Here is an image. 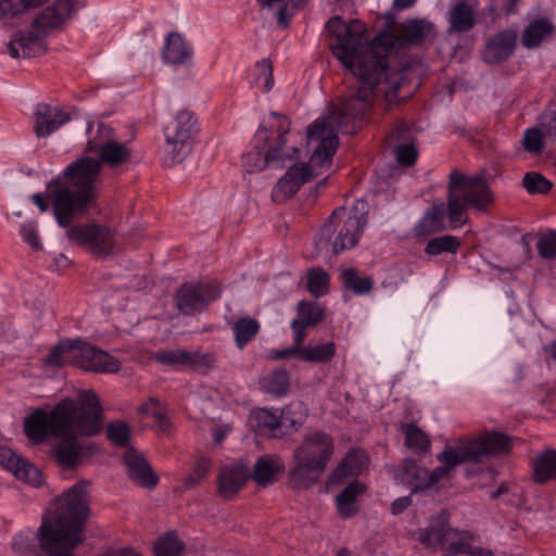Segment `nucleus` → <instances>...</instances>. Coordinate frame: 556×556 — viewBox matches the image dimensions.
<instances>
[{
  "mask_svg": "<svg viewBox=\"0 0 556 556\" xmlns=\"http://www.w3.org/2000/svg\"><path fill=\"white\" fill-rule=\"evenodd\" d=\"M327 29L332 37L330 47L337 59L351 71L355 77L352 92L327 117L316 119L307 129V144L316 142L312 154L314 164H326L338 149V136L354 134L363 118L370 111L377 86L389 79L386 67L375 55L370 60L362 54L365 25L359 21L343 22L339 16L330 18Z\"/></svg>",
  "mask_w": 556,
  "mask_h": 556,
  "instance_id": "1",
  "label": "nucleus"
},
{
  "mask_svg": "<svg viewBox=\"0 0 556 556\" xmlns=\"http://www.w3.org/2000/svg\"><path fill=\"white\" fill-rule=\"evenodd\" d=\"M100 400L94 391L78 393L77 400L64 399L52 410H34L24 420V433L35 444L49 437L94 435L102 429Z\"/></svg>",
  "mask_w": 556,
  "mask_h": 556,
  "instance_id": "2",
  "label": "nucleus"
},
{
  "mask_svg": "<svg viewBox=\"0 0 556 556\" xmlns=\"http://www.w3.org/2000/svg\"><path fill=\"white\" fill-rule=\"evenodd\" d=\"M100 162L80 156L47 185V192L56 223L68 226L96 207L99 198Z\"/></svg>",
  "mask_w": 556,
  "mask_h": 556,
  "instance_id": "3",
  "label": "nucleus"
},
{
  "mask_svg": "<svg viewBox=\"0 0 556 556\" xmlns=\"http://www.w3.org/2000/svg\"><path fill=\"white\" fill-rule=\"evenodd\" d=\"M88 515L87 483L80 482L56 500L53 514L42 517L35 534L41 551L49 556H75L72 551L84 541Z\"/></svg>",
  "mask_w": 556,
  "mask_h": 556,
  "instance_id": "4",
  "label": "nucleus"
},
{
  "mask_svg": "<svg viewBox=\"0 0 556 556\" xmlns=\"http://www.w3.org/2000/svg\"><path fill=\"white\" fill-rule=\"evenodd\" d=\"M334 454L333 438L320 430L303 437L294 448L289 469V483L294 490H307L318 482Z\"/></svg>",
  "mask_w": 556,
  "mask_h": 556,
  "instance_id": "5",
  "label": "nucleus"
},
{
  "mask_svg": "<svg viewBox=\"0 0 556 556\" xmlns=\"http://www.w3.org/2000/svg\"><path fill=\"white\" fill-rule=\"evenodd\" d=\"M369 205L365 200L355 201L348 211L336 208L323 225L315 239L320 253L339 254L356 247L368 224Z\"/></svg>",
  "mask_w": 556,
  "mask_h": 556,
  "instance_id": "6",
  "label": "nucleus"
},
{
  "mask_svg": "<svg viewBox=\"0 0 556 556\" xmlns=\"http://www.w3.org/2000/svg\"><path fill=\"white\" fill-rule=\"evenodd\" d=\"M493 192L483 175H466L453 169L448 175L446 213L452 228L468 222L466 211L485 212L493 203Z\"/></svg>",
  "mask_w": 556,
  "mask_h": 556,
  "instance_id": "7",
  "label": "nucleus"
},
{
  "mask_svg": "<svg viewBox=\"0 0 556 556\" xmlns=\"http://www.w3.org/2000/svg\"><path fill=\"white\" fill-rule=\"evenodd\" d=\"M75 0H56L35 18L29 30L17 31L8 43L12 58H33L45 53V35L59 27L75 10Z\"/></svg>",
  "mask_w": 556,
  "mask_h": 556,
  "instance_id": "8",
  "label": "nucleus"
},
{
  "mask_svg": "<svg viewBox=\"0 0 556 556\" xmlns=\"http://www.w3.org/2000/svg\"><path fill=\"white\" fill-rule=\"evenodd\" d=\"M431 28L432 25L430 23H426L421 20H412L407 23L395 26L392 33H384L376 36L370 43H368L365 29V42L362 46V54L368 60H370L371 55H375L380 63L388 67L387 56L391 50L420 45L426 39V36L430 33Z\"/></svg>",
  "mask_w": 556,
  "mask_h": 556,
  "instance_id": "9",
  "label": "nucleus"
},
{
  "mask_svg": "<svg viewBox=\"0 0 556 556\" xmlns=\"http://www.w3.org/2000/svg\"><path fill=\"white\" fill-rule=\"evenodd\" d=\"M198 119L191 111L182 110L164 129L165 151L174 163L182 162L192 150L198 134Z\"/></svg>",
  "mask_w": 556,
  "mask_h": 556,
  "instance_id": "10",
  "label": "nucleus"
},
{
  "mask_svg": "<svg viewBox=\"0 0 556 556\" xmlns=\"http://www.w3.org/2000/svg\"><path fill=\"white\" fill-rule=\"evenodd\" d=\"M271 115L277 118L276 136L274 137L267 127L261 125L255 132L254 141L261 142L262 148L266 150V161L270 166L282 167L287 161L298 157L299 150L294 146H287L290 122L278 113H271Z\"/></svg>",
  "mask_w": 556,
  "mask_h": 556,
  "instance_id": "11",
  "label": "nucleus"
},
{
  "mask_svg": "<svg viewBox=\"0 0 556 556\" xmlns=\"http://www.w3.org/2000/svg\"><path fill=\"white\" fill-rule=\"evenodd\" d=\"M67 239L97 257H108L116 245L115 231L103 224L89 223L65 226Z\"/></svg>",
  "mask_w": 556,
  "mask_h": 556,
  "instance_id": "12",
  "label": "nucleus"
},
{
  "mask_svg": "<svg viewBox=\"0 0 556 556\" xmlns=\"http://www.w3.org/2000/svg\"><path fill=\"white\" fill-rule=\"evenodd\" d=\"M87 151L98 153L99 159L96 160L100 162V168L106 165L111 169H117L131 160L130 149L116 140L112 128L104 124H99L97 135L88 140Z\"/></svg>",
  "mask_w": 556,
  "mask_h": 556,
  "instance_id": "13",
  "label": "nucleus"
},
{
  "mask_svg": "<svg viewBox=\"0 0 556 556\" xmlns=\"http://www.w3.org/2000/svg\"><path fill=\"white\" fill-rule=\"evenodd\" d=\"M460 448L469 463L478 464L485 458L506 454L510 451L513 438L503 432L485 431L475 439L458 438Z\"/></svg>",
  "mask_w": 556,
  "mask_h": 556,
  "instance_id": "14",
  "label": "nucleus"
},
{
  "mask_svg": "<svg viewBox=\"0 0 556 556\" xmlns=\"http://www.w3.org/2000/svg\"><path fill=\"white\" fill-rule=\"evenodd\" d=\"M330 160H332V157ZM331 161L326 164H314L312 157L309 159V163H295L273 188V200L277 203H282L291 199L304 184L309 182L318 175L314 172L315 167H329Z\"/></svg>",
  "mask_w": 556,
  "mask_h": 556,
  "instance_id": "15",
  "label": "nucleus"
},
{
  "mask_svg": "<svg viewBox=\"0 0 556 556\" xmlns=\"http://www.w3.org/2000/svg\"><path fill=\"white\" fill-rule=\"evenodd\" d=\"M73 366L96 374H115L121 369V363L117 358L80 340H76Z\"/></svg>",
  "mask_w": 556,
  "mask_h": 556,
  "instance_id": "16",
  "label": "nucleus"
},
{
  "mask_svg": "<svg viewBox=\"0 0 556 556\" xmlns=\"http://www.w3.org/2000/svg\"><path fill=\"white\" fill-rule=\"evenodd\" d=\"M217 283H186L176 294L177 307L186 315L202 312L211 302L219 296Z\"/></svg>",
  "mask_w": 556,
  "mask_h": 556,
  "instance_id": "17",
  "label": "nucleus"
},
{
  "mask_svg": "<svg viewBox=\"0 0 556 556\" xmlns=\"http://www.w3.org/2000/svg\"><path fill=\"white\" fill-rule=\"evenodd\" d=\"M70 119L62 108L39 103L34 112V131L38 138H47Z\"/></svg>",
  "mask_w": 556,
  "mask_h": 556,
  "instance_id": "18",
  "label": "nucleus"
},
{
  "mask_svg": "<svg viewBox=\"0 0 556 556\" xmlns=\"http://www.w3.org/2000/svg\"><path fill=\"white\" fill-rule=\"evenodd\" d=\"M457 530L450 527L448 514L441 510L431 517L429 526L419 531L418 540L427 547L444 546L454 540Z\"/></svg>",
  "mask_w": 556,
  "mask_h": 556,
  "instance_id": "19",
  "label": "nucleus"
},
{
  "mask_svg": "<svg viewBox=\"0 0 556 556\" xmlns=\"http://www.w3.org/2000/svg\"><path fill=\"white\" fill-rule=\"evenodd\" d=\"M124 462L129 478L141 488L152 489L157 484L159 478L142 454L132 448L125 452Z\"/></svg>",
  "mask_w": 556,
  "mask_h": 556,
  "instance_id": "20",
  "label": "nucleus"
},
{
  "mask_svg": "<svg viewBox=\"0 0 556 556\" xmlns=\"http://www.w3.org/2000/svg\"><path fill=\"white\" fill-rule=\"evenodd\" d=\"M437 458L442 465L435 467L431 472L428 471L427 489L439 482L457 465L469 463L457 440L454 441V444L446 445Z\"/></svg>",
  "mask_w": 556,
  "mask_h": 556,
  "instance_id": "21",
  "label": "nucleus"
},
{
  "mask_svg": "<svg viewBox=\"0 0 556 556\" xmlns=\"http://www.w3.org/2000/svg\"><path fill=\"white\" fill-rule=\"evenodd\" d=\"M516 34L503 30L489 39L483 50V60L489 64H496L507 60L514 52Z\"/></svg>",
  "mask_w": 556,
  "mask_h": 556,
  "instance_id": "22",
  "label": "nucleus"
},
{
  "mask_svg": "<svg viewBox=\"0 0 556 556\" xmlns=\"http://www.w3.org/2000/svg\"><path fill=\"white\" fill-rule=\"evenodd\" d=\"M325 319V309L318 303L301 301L298 303V317L291 321V328L298 340L306 339V329Z\"/></svg>",
  "mask_w": 556,
  "mask_h": 556,
  "instance_id": "23",
  "label": "nucleus"
},
{
  "mask_svg": "<svg viewBox=\"0 0 556 556\" xmlns=\"http://www.w3.org/2000/svg\"><path fill=\"white\" fill-rule=\"evenodd\" d=\"M248 467L241 464L224 466L218 476V492L224 498H231L248 480Z\"/></svg>",
  "mask_w": 556,
  "mask_h": 556,
  "instance_id": "24",
  "label": "nucleus"
},
{
  "mask_svg": "<svg viewBox=\"0 0 556 556\" xmlns=\"http://www.w3.org/2000/svg\"><path fill=\"white\" fill-rule=\"evenodd\" d=\"M285 470L283 460L277 455H265L254 465L253 479L257 484L266 486L274 483Z\"/></svg>",
  "mask_w": 556,
  "mask_h": 556,
  "instance_id": "25",
  "label": "nucleus"
},
{
  "mask_svg": "<svg viewBox=\"0 0 556 556\" xmlns=\"http://www.w3.org/2000/svg\"><path fill=\"white\" fill-rule=\"evenodd\" d=\"M80 437H58L62 441L53 446L52 455L63 468L72 469L78 465L81 456V445L76 440Z\"/></svg>",
  "mask_w": 556,
  "mask_h": 556,
  "instance_id": "26",
  "label": "nucleus"
},
{
  "mask_svg": "<svg viewBox=\"0 0 556 556\" xmlns=\"http://www.w3.org/2000/svg\"><path fill=\"white\" fill-rule=\"evenodd\" d=\"M163 60L168 64H184L192 56V49L178 33L167 35L163 48Z\"/></svg>",
  "mask_w": 556,
  "mask_h": 556,
  "instance_id": "27",
  "label": "nucleus"
},
{
  "mask_svg": "<svg viewBox=\"0 0 556 556\" xmlns=\"http://www.w3.org/2000/svg\"><path fill=\"white\" fill-rule=\"evenodd\" d=\"M448 23V35L469 31L476 24L473 9L465 1L456 2L450 10Z\"/></svg>",
  "mask_w": 556,
  "mask_h": 556,
  "instance_id": "28",
  "label": "nucleus"
},
{
  "mask_svg": "<svg viewBox=\"0 0 556 556\" xmlns=\"http://www.w3.org/2000/svg\"><path fill=\"white\" fill-rule=\"evenodd\" d=\"M446 208L444 204L432 206L414 228L416 237H427L445 229Z\"/></svg>",
  "mask_w": 556,
  "mask_h": 556,
  "instance_id": "29",
  "label": "nucleus"
},
{
  "mask_svg": "<svg viewBox=\"0 0 556 556\" xmlns=\"http://www.w3.org/2000/svg\"><path fill=\"white\" fill-rule=\"evenodd\" d=\"M365 492V485L358 481L348 484L336 497L337 508L342 518H351L356 514L355 501Z\"/></svg>",
  "mask_w": 556,
  "mask_h": 556,
  "instance_id": "30",
  "label": "nucleus"
},
{
  "mask_svg": "<svg viewBox=\"0 0 556 556\" xmlns=\"http://www.w3.org/2000/svg\"><path fill=\"white\" fill-rule=\"evenodd\" d=\"M556 477V450L541 453L533 464V480L543 484Z\"/></svg>",
  "mask_w": 556,
  "mask_h": 556,
  "instance_id": "31",
  "label": "nucleus"
},
{
  "mask_svg": "<svg viewBox=\"0 0 556 556\" xmlns=\"http://www.w3.org/2000/svg\"><path fill=\"white\" fill-rule=\"evenodd\" d=\"M340 278L343 287L357 295L367 294L374 287V280L370 277H364L355 268H342Z\"/></svg>",
  "mask_w": 556,
  "mask_h": 556,
  "instance_id": "32",
  "label": "nucleus"
},
{
  "mask_svg": "<svg viewBox=\"0 0 556 556\" xmlns=\"http://www.w3.org/2000/svg\"><path fill=\"white\" fill-rule=\"evenodd\" d=\"M261 329L260 323L252 317H241L232 325L235 342L238 349L242 350L250 343Z\"/></svg>",
  "mask_w": 556,
  "mask_h": 556,
  "instance_id": "33",
  "label": "nucleus"
},
{
  "mask_svg": "<svg viewBox=\"0 0 556 556\" xmlns=\"http://www.w3.org/2000/svg\"><path fill=\"white\" fill-rule=\"evenodd\" d=\"M553 24L546 18L530 23L522 33L521 42L531 49L538 47L553 30Z\"/></svg>",
  "mask_w": 556,
  "mask_h": 556,
  "instance_id": "34",
  "label": "nucleus"
},
{
  "mask_svg": "<svg viewBox=\"0 0 556 556\" xmlns=\"http://www.w3.org/2000/svg\"><path fill=\"white\" fill-rule=\"evenodd\" d=\"M428 469L417 465L415 460L406 459L401 471V480L412 486L414 492L427 489Z\"/></svg>",
  "mask_w": 556,
  "mask_h": 556,
  "instance_id": "35",
  "label": "nucleus"
},
{
  "mask_svg": "<svg viewBox=\"0 0 556 556\" xmlns=\"http://www.w3.org/2000/svg\"><path fill=\"white\" fill-rule=\"evenodd\" d=\"M76 351V340L60 341L45 358V364L52 367L73 365V355Z\"/></svg>",
  "mask_w": 556,
  "mask_h": 556,
  "instance_id": "36",
  "label": "nucleus"
},
{
  "mask_svg": "<svg viewBox=\"0 0 556 556\" xmlns=\"http://www.w3.org/2000/svg\"><path fill=\"white\" fill-rule=\"evenodd\" d=\"M290 377L289 372L283 368H276L267 374L261 381L265 392L276 396L287 394L289 390Z\"/></svg>",
  "mask_w": 556,
  "mask_h": 556,
  "instance_id": "37",
  "label": "nucleus"
},
{
  "mask_svg": "<svg viewBox=\"0 0 556 556\" xmlns=\"http://www.w3.org/2000/svg\"><path fill=\"white\" fill-rule=\"evenodd\" d=\"M337 353L334 342H326L316 345H302V361L309 363H329Z\"/></svg>",
  "mask_w": 556,
  "mask_h": 556,
  "instance_id": "38",
  "label": "nucleus"
},
{
  "mask_svg": "<svg viewBox=\"0 0 556 556\" xmlns=\"http://www.w3.org/2000/svg\"><path fill=\"white\" fill-rule=\"evenodd\" d=\"M306 287L314 298H320L328 293L330 287V276L321 267H312L306 273Z\"/></svg>",
  "mask_w": 556,
  "mask_h": 556,
  "instance_id": "39",
  "label": "nucleus"
},
{
  "mask_svg": "<svg viewBox=\"0 0 556 556\" xmlns=\"http://www.w3.org/2000/svg\"><path fill=\"white\" fill-rule=\"evenodd\" d=\"M402 432L405 434V444L416 452H426L430 446L428 435L414 422L403 424Z\"/></svg>",
  "mask_w": 556,
  "mask_h": 556,
  "instance_id": "40",
  "label": "nucleus"
},
{
  "mask_svg": "<svg viewBox=\"0 0 556 556\" xmlns=\"http://www.w3.org/2000/svg\"><path fill=\"white\" fill-rule=\"evenodd\" d=\"M217 362L215 352H203L200 350L188 351L187 367L202 375H206L212 370Z\"/></svg>",
  "mask_w": 556,
  "mask_h": 556,
  "instance_id": "41",
  "label": "nucleus"
},
{
  "mask_svg": "<svg viewBox=\"0 0 556 556\" xmlns=\"http://www.w3.org/2000/svg\"><path fill=\"white\" fill-rule=\"evenodd\" d=\"M306 413L303 404L291 403L280 413V426L285 432L288 430H296L304 420Z\"/></svg>",
  "mask_w": 556,
  "mask_h": 556,
  "instance_id": "42",
  "label": "nucleus"
},
{
  "mask_svg": "<svg viewBox=\"0 0 556 556\" xmlns=\"http://www.w3.org/2000/svg\"><path fill=\"white\" fill-rule=\"evenodd\" d=\"M459 247L460 240L457 237L445 235L429 240L425 252L428 255H439L444 252L455 254Z\"/></svg>",
  "mask_w": 556,
  "mask_h": 556,
  "instance_id": "43",
  "label": "nucleus"
},
{
  "mask_svg": "<svg viewBox=\"0 0 556 556\" xmlns=\"http://www.w3.org/2000/svg\"><path fill=\"white\" fill-rule=\"evenodd\" d=\"M478 539L479 536L472 532L457 530L454 540L448 542L447 555L467 554L470 556L473 548L472 543L478 541Z\"/></svg>",
  "mask_w": 556,
  "mask_h": 556,
  "instance_id": "44",
  "label": "nucleus"
},
{
  "mask_svg": "<svg viewBox=\"0 0 556 556\" xmlns=\"http://www.w3.org/2000/svg\"><path fill=\"white\" fill-rule=\"evenodd\" d=\"M184 543L175 532H168L161 536L154 545L155 556H180Z\"/></svg>",
  "mask_w": 556,
  "mask_h": 556,
  "instance_id": "45",
  "label": "nucleus"
},
{
  "mask_svg": "<svg viewBox=\"0 0 556 556\" xmlns=\"http://www.w3.org/2000/svg\"><path fill=\"white\" fill-rule=\"evenodd\" d=\"M263 150L261 142L255 141L253 150L242 155V166L245 172L257 173L270 166V163L266 161V155H263Z\"/></svg>",
  "mask_w": 556,
  "mask_h": 556,
  "instance_id": "46",
  "label": "nucleus"
},
{
  "mask_svg": "<svg viewBox=\"0 0 556 556\" xmlns=\"http://www.w3.org/2000/svg\"><path fill=\"white\" fill-rule=\"evenodd\" d=\"M255 419L257 426L267 430L273 437L280 438L285 434L280 426V415L274 414L266 408L256 412Z\"/></svg>",
  "mask_w": 556,
  "mask_h": 556,
  "instance_id": "47",
  "label": "nucleus"
},
{
  "mask_svg": "<svg viewBox=\"0 0 556 556\" xmlns=\"http://www.w3.org/2000/svg\"><path fill=\"white\" fill-rule=\"evenodd\" d=\"M522 186L530 194H545L552 189L553 184L543 175L530 172L525 175Z\"/></svg>",
  "mask_w": 556,
  "mask_h": 556,
  "instance_id": "48",
  "label": "nucleus"
},
{
  "mask_svg": "<svg viewBox=\"0 0 556 556\" xmlns=\"http://www.w3.org/2000/svg\"><path fill=\"white\" fill-rule=\"evenodd\" d=\"M154 359L162 365L186 366L187 367L188 350L174 349V350L159 351L154 355Z\"/></svg>",
  "mask_w": 556,
  "mask_h": 556,
  "instance_id": "49",
  "label": "nucleus"
},
{
  "mask_svg": "<svg viewBox=\"0 0 556 556\" xmlns=\"http://www.w3.org/2000/svg\"><path fill=\"white\" fill-rule=\"evenodd\" d=\"M13 475L33 486H40L42 483L40 470L24 458L21 460V464H18Z\"/></svg>",
  "mask_w": 556,
  "mask_h": 556,
  "instance_id": "50",
  "label": "nucleus"
},
{
  "mask_svg": "<svg viewBox=\"0 0 556 556\" xmlns=\"http://www.w3.org/2000/svg\"><path fill=\"white\" fill-rule=\"evenodd\" d=\"M211 469V462L210 459L205 457H201L197 460L194 464V467L192 468V471L189 473V476L185 479L184 485L187 489H192L200 482H202Z\"/></svg>",
  "mask_w": 556,
  "mask_h": 556,
  "instance_id": "51",
  "label": "nucleus"
},
{
  "mask_svg": "<svg viewBox=\"0 0 556 556\" xmlns=\"http://www.w3.org/2000/svg\"><path fill=\"white\" fill-rule=\"evenodd\" d=\"M536 249L542 258H556V230H548L541 235L536 243Z\"/></svg>",
  "mask_w": 556,
  "mask_h": 556,
  "instance_id": "52",
  "label": "nucleus"
},
{
  "mask_svg": "<svg viewBox=\"0 0 556 556\" xmlns=\"http://www.w3.org/2000/svg\"><path fill=\"white\" fill-rule=\"evenodd\" d=\"M106 432L109 440L117 446H126L129 442L130 430L125 422L115 421L109 424Z\"/></svg>",
  "mask_w": 556,
  "mask_h": 556,
  "instance_id": "53",
  "label": "nucleus"
},
{
  "mask_svg": "<svg viewBox=\"0 0 556 556\" xmlns=\"http://www.w3.org/2000/svg\"><path fill=\"white\" fill-rule=\"evenodd\" d=\"M545 137L540 128L527 129L523 136V148L530 153H540L543 149L542 138Z\"/></svg>",
  "mask_w": 556,
  "mask_h": 556,
  "instance_id": "54",
  "label": "nucleus"
},
{
  "mask_svg": "<svg viewBox=\"0 0 556 556\" xmlns=\"http://www.w3.org/2000/svg\"><path fill=\"white\" fill-rule=\"evenodd\" d=\"M29 8L28 0H0V17H12Z\"/></svg>",
  "mask_w": 556,
  "mask_h": 556,
  "instance_id": "55",
  "label": "nucleus"
},
{
  "mask_svg": "<svg viewBox=\"0 0 556 556\" xmlns=\"http://www.w3.org/2000/svg\"><path fill=\"white\" fill-rule=\"evenodd\" d=\"M350 475L357 477L367 463V456L362 451H352L344 457Z\"/></svg>",
  "mask_w": 556,
  "mask_h": 556,
  "instance_id": "56",
  "label": "nucleus"
},
{
  "mask_svg": "<svg viewBox=\"0 0 556 556\" xmlns=\"http://www.w3.org/2000/svg\"><path fill=\"white\" fill-rule=\"evenodd\" d=\"M396 159L401 165L412 166L417 160V150L412 142L395 147Z\"/></svg>",
  "mask_w": 556,
  "mask_h": 556,
  "instance_id": "57",
  "label": "nucleus"
},
{
  "mask_svg": "<svg viewBox=\"0 0 556 556\" xmlns=\"http://www.w3.org/2000/svg\"><path fill=\"white\" fill-rule=\"evenodd\" d=\"M22 459L23 458L15 454L10 447L0 445V465L3 468L13 473Z\"/></svg>",
  "mask_w": 556,
  "mask_h": 556,
  "instance_id": "58",
  "label": "nucleus"
},
{
  "mask_svg": "<svg viewBox=\"0 0 556 556\" xmlns=\"http://www.w3.org/2000/svg\"><path fill=\"white\" fill-rule=\"evenodd\" d=\"M21 236L34 250L39 251L42 249L35 223H27L23 225L21 227Z\"/></svg>",
  "mask_w": 556,
  "mask_h": 556,
  "instance_id": "59",
  "label": "nucleus"
},
{
  "mask_svg": "<svg viewBox=\"0 0 556 556\" xmlns=\"http://www.w3.org/2000/svg\"><path fill=\"white\" fill-rule=\"evenodd\" d=\"M305 340H298L296 334L293 333V345L287 349L276 351L274 358L282 359L288 357H296L302 361V345Z\"/></svg>",
  "mask_w": 556,
  "mask_h": 556,
  "instance_id": "60",
  "label": "nucleus"
},
{
  "mask_svg": "<svg viewBox=\"0 0 556 556\" xmlns=\"http://www.w3.org/2000/svg\"><path fill=\"white\" fill-rule=\"evenodd\" d=\"M349 472L348 464L343 458L337 468L330 473L328 483L330 485H339L342 484L346 479L355 478L354 475H350Z\"/></svg>",
  "mask_w": 556,
  "mask_h": 556,
  "instance_id": "61",
  "label": "nucleus"
},
{
  "mask_svg": "<svg viewBox=\"0 0 556 556\" xmlns=\"http://www.w3.org/2000/svg\"><path fill=\"white\" fill-rule=\"evenodd\" d=\"M165 409L163 404L155 397H150L146 403L139 407V413L143 415H150L153 418L160 417Z\"/></svg>",
  "mask_w": 556,
  "mask_h": 556,
  "instance_id": "62",
  "label": "nucleus"
},
{
  "mask_svg": "<svg viewBox=\"0 0 556 556\" xmlns=\"http://www.w3.org/2000/svg\"><path fill=\"white\" fill-rule=\"evenodd\" d=\"M256 67L260 74L265 78L264 91L267 92L274 85L271 63L268 60H263L262 62L257 63Z\"/></svg>",
  "mask_w": 556,
  "mask_h": 556,
  "instance_id": "63",
  "label": "nucleus"
},
{
  "mask_svg": "<svg viewBox=\"0 0 556 556\" xmlns=\"http://www.w3.org/2000/svg\"><path fill=\"white\" fill-rule=\"evenodd\" d=\"M30 541L31 538L29 533H20L14 538L12 546L16 552L21 554H27L31 551Z\"/></svg>",
  "mask_w": 556,
  "mask_h": 556,
  "instance_id": "64",
  "label": "nucleus"
}]
</instances>
